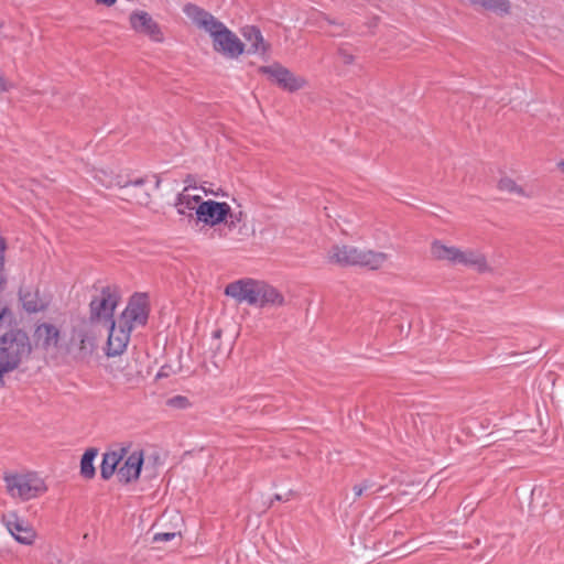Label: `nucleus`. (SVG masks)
Segmentation results:
<instances>
[{
	"label": "nucleus",
	"mask_w": 564,
	"mask_h": 564,
	"mask_svg": "<svg viewBox=\"0 0 564 564\" xmlns=\"http://www.w3.org/2000/svg\"><path fill=\"white\" fill-rule=\"evenodd\" d=\"M471 4L480 6L497 14H507L510 11L509 0H468Z\"/></svg>",
	"instance_id": "nucleus-23"
},
{
	"label": "nucleus",
	"mask_w": 564,
	"mask_h": 564,
	"mask_svg": "<svg viewBox=\"0 0 564 564\" xmlns=\"http://www.w3.org/2000/svg\"><path fill=\"white\" fill-rule=\"evenodd\" d=\"M30 352V340L23 330L13 329L0 337V384L3 376L17 369Z\"/></svg>",
	"instance_id": "nucleus-2"
},
{
	"label": "nucleus",
	"mask_w": 564,
	"mask_h": 564,
	"mask_svg": "<svg viewBox=\"0 0 564 564\" xmlns=\"http://www.w3.org/2000/svg\"><path fill=\"white\" fill-rule=\"evenodd\" d=\"M431 252L435 259L445 260L452 264H457L462 250L456 247L445 246L440 241H434L431 248Z\"/></svg>",
	"instance_id": "nucleus-19"
},
{
	"label": "nucleus",
	"mask_w": 564,
	"mask_h": 564,
	"mask_svg": "<svg viewBox=\"0 0 564 564\" xmlns=\"http://www.w3.org/2000/svg\"><path fill=\"white\" fill-rule=\"evenodd\" d=\"M20 299L24 310L29 313H36L43 308V304L37 301L36 295L30 292H20Z\"/></svg>",
	"instance_id": "nucleus-24"
},
{
	"label": "nucleus",
	"mask_w": 564,
	"mask_h": 564,
	"mask_svg": "<svg viewBox=\"0 0 564 564\" xmlns=\"http://www.w3.org/2000/svg\"><path fill=\"white\" fill-rule=\"evenodd\" d=\"M236 221H239V217L232 214V218H230V226H235Z\"/></svg>",
	"instance_id": "nucleus-31"
},
{
	"label": "nucleus",
	"mask_w": 564,
	"mask_h": 564,
	"mask_svg": "<svg viewBox=\"0 0 564 564\" xmlns=\"http://www.w3.org/2000/svg\"><path fill=\"white\" fill-rule=\"evenodd\" d=\"M232 218L231 207L226 202H216L213 199L203 200L196 208L195 223L215 227L227 218Z\"/></svg>",
	"instance_id": "nucleus-6"
},
{
	"label": "nucleus",
	"mask_w": 564,
	"mask_h": 564,
	"mask_svg": "<svg viewBox=\"0 0 564 564\" xmlns=\"http://www.w3.org/2000/svg\"><path fill=\"white\" fill-rule=\"evenodd\" d=\"M131 28L144 35H148L155 42H161L163 35L159 24L152 19V17L145 11H134L130 14Z\"/></svg>",
	"instance_id": "nucleus-12"
},
{
	"label": "nucleus",
	"mask_w": 564,
	"mask_h": 564,
	"mask_svg": "<svg viewBox=\"0 0 564 564\" xmlns=\"http://www.w3.org/2000/svg\"><path fill=\"white\" fill-rule=\"evenodd\" d=\"M165 376L164 368H161V370L158 372V377Z\"/></svg>",
	"instance_id": "nucleus-33"
},
{
	"label": "nucleus",
	"mask_w": 564,
	"mask_h": 564,
	"mask_svg": "<svg viewBox=\"0 0 564 564\" xmlns=\"http://www.w3.org/2000/svg\"><path fill=\"white\" fill-rule=\"evenodd\" d=\"M498 187L501 191L519 196H529L521 186L517 185L516 182L509 177H502L498 183Z\"/></svg>",
	"instance_id": "nucleus-26"
},
{
	"label": "nucleus",
	"mask_w": 564,
	"mask_h": 564,
	"mask_svg": "<svg viewBox=\"0 0 564 564\" xmlns=\"http://www.w3.org/2000/svg\"><path fill=\"white\" fill-rule=\"evenodd\" d=\"M7 492L10 497L21 500H30L44 490V484L35 474H4Z\"/></svg>",
	"instance_id": "nucleus-4"
},
{
	"label": "nucleus",
	"mask_w": 564,
	"mask_h": 564,
	"mask_svg": "<svg viewBox=\"0 0 564 564\" xmlns=\"http://www.w3.org/2000/svg\"><path fill=\"white\" fill-rule=\"evenodd\" d=\"M6 90V84L2 80V78L0 77V93Z\"/></svg>",
	"instance_id": "nucleus-32"
},
{
	"label": "nucleus",
	"mask_w": 564,
	"mask_h": 564,
	"mask_svg": "<svg viewBox=\"0 0 564 564\" xmlns=\"http://www.w3.org/2000/svg\"><path fill=\"white\" fill-rule=\"evenodd\" d=\"M118 295L110 286H105L98 296L90 302L93 319H105L106 324L113 319V312L118 305Z\"/></svg>",
	"instance_id": "nucleus-8"
},
{
	"label": "nucleus",
	"mask_w": 564,
	"mask_h": 564,
	"mask_svg": "<svg viewBox=\"0 0 564 564\" xmlns=\"http://www.w3.org/2000/svg\"><path fill=\"white\" fill-rule=\"evenodd\" d=\"M149 317V300L145 293H135L131 296L127 307L119 316L120 325L131 326V329L138 326H144Z\"/></svg>",
	"instance_id": "nucleus-5"
},
{
	"label": "nucleus",
	"mask_w": 564,
	"mask_h": 564,
	"mask_svg": "<svg viewBox=\"0 0 564 564\" xmlns=\"http://www.w3.org/2000/svg\"><path fill=\"white\" fill-rule=\"evenodd\" d=\"M259 73L269 76V78L276 83L282 89L291 93L301 89L305 84L303 78L295 76L291 70L279 63L260 66Z\"/></svg>",
	"instance_id": "nucleus-9"
},
{
	"label": "nucleus",
	"mask_w": 564,
	"mask_h": 564,
	"mask_svg": "<svg viewBox=\"0 0 564 564\" xmlns=\"http://www.w3.org/2000/svg\"><path fill=\"white\" fill-rule=\"evenodd\" d=\"M202 202V197L199 195H189L187 193V187L183 189L176 196L175 199V208L178 215L186 218L189 223L195 221L196 218V208L198 204Z\"/></svg>",
	"instance_id": "nucleus-16"
},
{
	"label": "nucleus",
	"mask_w": 564,
	"mask_h": 564,
	"mask_svg": "<svg viewBox=\"0 0 564 564\" xmlns=\"http://www.w3.org/2000/svg\"><path fill=\"white\" fill-rule=\"evenodd\" d=\"M122 459V454L117 452H107L102 456V462L100 465V476L104 480L110 479L115 471L118 470L117 467Z\"/></svg>",
	"instance_id": "nucleus-21"
},
{
	"label": "nucleus",
	"mask_w": 564,
	"mask_h": 564,
	"mask_svg": "<svg viewBox=\"0 0 564 564\" xmlns=\"http://www.w3.org/2000/svg\"><path fill=\"white\" fill-rule=\"evenodd\" d=\"M152 184V189H159L160 187V178L156 175L151 177H138L135 180H129L126 182L118 181V186L123 192L124 195L134 199L138 204H148L150 200L151 192L145 186L149 183Z\"/></svg>",
	"instance_id": "nucleus-7"
},
{
	"label": "nucleus",
	"mask_w": 564,
	"mask_h": 564,
	"mask_svg": "<svg viewBox=\"0 0 564 564\" xmlns=\"http://www.w3.org/2000/svg\"><path fill=\"white\" fill-rule=\"evenodd\" d=\"M259 292H257V304L258 306H279L283 304V296L278 290L263 281L259 282Z\"/></svg>",
	"instance_id": "nucleus-17"
},
{
	"label": "nucleus",
	"mask_w": 564,
	"mask_h": 564,
	"mask_svg": "<svg viewBox=\"0 0 564 564\" xmlns=\"http://www.w3.org/2000/svg\"><path fill=\"white\" fill-rule=\"evenodd\" d=\"M106 354L109 357L120 356L127 348L131 335V326H121L119 319L110 321Z\"/></svg>",
	"instance_id": "nucleus-10"
},
{
	"label": "nucleus",
	"mask_w": 564,
	"mask_h": 564,
	"mask_svg": "<svg viewBox=\"0 0 564 564\" xmlns=\"http://www.w3.org/2000/svg\"><path fill=\"white\" fill-rule=\"evenodd\" d=\"M143 452L133 451L128 455L122 466L117 470L120 482L130 484L139 479L143 466Z\"/></svg>",
	"instance_id": "nucleus-14"
},
{
	"label": "nucleus",
	"mask_w": 564,
	"mask_h": 564,
	"mask_svg": "<svg viewBox=\"0 0 564 564\" xmlns=\"http://www.w3.org/2000/svg\"><path fill=\"white\" fill-rule=\"evenodd\" d=\"M3 523L10 534L21 544L30 545L34 541L35 532L28 523L15 513L3 516Z\"/></svg>",
	"instance_id": "nucleus-13"
},
{
	"label": "nucleus",
	"mask_w": 564,
	"mask_h": 564,
	"mask_svg": "<svg viewBox=\"0 0 564 564\" xmlns=\"http://www.w3.org/2000/svg\"><path fill=\"white\" fill-rule=\"evenodd\" d=\"M382 486H378L372 479H365L360 485H355L352 490L356 497H360L362 495H373L382 490Z\"/></svg>",
	"instance_id": "nucleus-25"
},
{
	"label": "nucleus",
	"mask_w": 564,
	"mask_h": 564,
	"mask_svg": "<svg viewBox=\"0 0 564 564\" xmlns=\"http://www.w3.org/2000/svg\"><path fill=\"white\" fill-rule=\"evenodd\" d=\"M98 455V449L90 447L85 451L80 459V475L85 479H91L96 475L94 460Z\"/></svg>",
	"instance_id": "nucleus-22"
},
{
	"label": "nucleus",
	"mask_w": 564,
	"mask_h": 564,
	"mask_svg": "<svg viewBox=\"0 0 564 564\" xmlns=\"http://www.w3.org/2000/svg\"><path fill=\"white\" fill-rule=\"evenodd\" d=\"M187 400L184 397H174L170 400V403L173 405H183Z\"/></svg>",
	"instance_id": "nucleus-29"
},
{
	"label": "nucleus",
	"mask_w": 564,
	"mask_h": 564,
	"mask_svg": "<svg viewBox=\"0 0 564 564\" xmlns=\"http://www.w3.org/2000/svg\"><path fill=\"white\" fill-rule=\"evenodd\" d=\"M34 339L36 345L44 350H55L59 343V330L52 324H41L34 332Z\"/></svg>",
	"instance_id": "nucleus-15"
},
{
	"label": "nucleus",
	"mask_w": 564,
	"mask_h": 564,
	"mask_svg": "<svg viewBox=\"0 0 564 564\" xmlns=\"http://www.w3.org/2000/svg\"><path fill=\"white\" fill-rule=\"evenodd\" d=\"M215 337H218L219 336V332H215Z\"/></svg>",
	"instance_id": "nucleus-35"
},
{
	"label": "nucleus",
	"mask_w": 564,
	"mask_h": 564,
	"mask_svg": "<svg viewBox=\"0 0 564 564\" xmlns=\"http://www.w3.org/2000/svg\"><path fill=\"white\" fill-rule=\"evenodd\" d=\"M560 165H561V166H562V169L564 170V162H561V164H560Z\"/></svg>",
	"instance_id": "nucleus-36"
},
{
	"label": "nucleus",
	"mask_w": 564,
	"mask_h": 564,
	"mask_svg": "<svg viewBox=\"0 0 564 564\" xmlns=\"http://www.w3.org/2000/svg\"><path fill=\"white\" fill-rule=\"evenodd\" d=\"M176 533L175 532H161V533H155L154 536H153V541L154 542H167V541H171L175 538Z\"/></svg>",
	"instance_id": "nucleus-27"
},
{
	"label": "nucleus",
	"mask_w": 564,
	"mask_h": 564,
	"mask_svg": "<svg viewBox=\"0 0 564 564\" xmlns=\"http://www.w3.org/2000/svg\"><path fill=\"white\" fill-rule=\"evenodd\" d=\"M95 1L99 4H104L107 7H110L116 2V0H95Z\"/></svg>",
	"instance_id": "nucleus-30"
},
{
	"label": "nucleus",
	"mask_w": 564,
	"mask_h": 564,
	"mask_svg": "<svg viewBox=\"0 0 564 564\" xmlns=\"http://www.w3.org/2000/svg\"><path fill=\"white\" fill-rule=\"evenodd\" d=\"M276 500H282V497L280 495H275Z\"/></svg>",
	"instance_id": "nucleus-34"
},
{
	"label": "nucleus",
	"mask_w": 564,
	"mask_h": 564,
	"mask_svg": "<svg viewBox=\"0 0 564 564\" xmlns=\"http://www.w3.org/2000/svg\"><path fill=\"white\" fill-rule=\"evenodd\" d=\"M259 282L251 279H241L229 283L225 289V294L235 299L239 303L257 304V292H259Z\"/></svg>",
	"instance_id": "nucleus-11"
},
{
	"label": "nucleus",
	"mask_w": 564,
	"mask_h": 564,
	"mask_svg": "<svg viewBox=\"0 0 564 564\" xmlns=\"http://www.w3.org/2000/svg\"><path fill=\"white\" fill-rule=\"evenodd\" d=\"M457 264L475 269L479 272H485L488 269L484 254L475 250L462 251Z\"/></svg>",
	"instance_id": "nucleus-20"
},
{
	"label": "nucleus",
	"mask_w": 564,
	"mask_h": 564,
	"mask_svg": "<svg viewBox=\"0 0 564 564\" xmlns=\"http://www.w3.org/2000/svg\"><path fill=\"white\" fill-rule=\"evenodd\" d=\"M242 36L250 44L248 53L265 54L268 45L264 43L261 31L253 25H247L242 29Z\"/></svg>",
	"instance_id": "nucleus-18"
},
{
	"label": "nucleus",
	"mask_w": 564,
	"mask_h": 564,
	"mask_svg": "<svg viewBox=\"0 0 564 564\" xmlns=\"http://www.w3.org/2000/svg\"><path fill=\"white\" fill-rule=\"evenodd\" d=\"M330 263L339 265H360L371 270L381 268L388 260V254L372 250L359 249L354 246H333L327 253Z\"/></svg>",
	"instance_id": "nucleus-3"
},
{
	"label": "nucleus",
	"mask_w": 564,
	"mask_h": 564,
	"mask_svg": "<svg viewBox=\"0 0 564 564\" xmlns=\"http://www.w3.org/2000/svg\"><path fill=\"white\" fill-rule=\"evenodd\" d=\"M183 11L193 23L212 36L215 51L229 58H237L243 53L245 44L240 39L212 13L193 3H187Z\"/></svg>",
	"instance_id": "nucleus-1"
},
{
	"label": "nucleus",
	"mask_w": 564,
	"mask_h": 564,
	"mask_svg": "<svg viewBox=\"0 0 564 564\" xmlns=\"http://www.w3.org/2000/svg\"><path fill=\"white\" fill-rule=\"evenodd\" d=\"M339 55L345 64H350L354 59L350 53H347L344 48H339Z\"/></svg>",
	"instance_id": "nucleus-28"
}]
</instances>
